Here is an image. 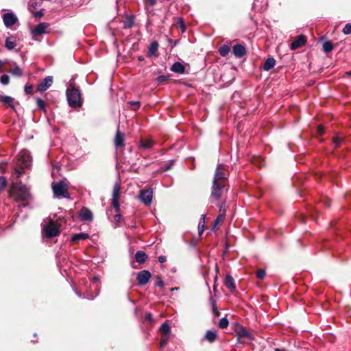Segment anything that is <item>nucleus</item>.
<instances>
[{
    "instance_id": "nucleus-1",
    "label": "nucleus",
    "mask_w": 351,
    "mask_h": 351,
    "mask_svg": "<svg viewBox=\"0 0 351 351\" xmlns=\"http://www.w3.org/2000/svg\"><path fill=\"white\" fill-rule=\"evenodd\" d=\"M9 195L16 202H24L31 198L29 189L21 184L14 185L9 191Z\"/></svg>"
},
{
    "instance_id": "nucleus-2",
    "label": "nucleus",
    "mask_w": 351,
    "mask_h": 351,
    "mask_svg": "<svg viewBox=\"0 0 351 351\" xmlns=\"http://www.w3.org/2000/svg\"><path fill=\"white\" fill-rule=\"evenodd\" d=\"M32 163V158L27 150H22L19 152L17 157V162L14 169V173L19 178L25 170L29 168Z\"/></svg>"
},
{
    "instance_id": "nucleus-3",
    "label": "nucleus",
    "mask_w": 351,
    "mask_h": 351,
    "mask_svg": "<svg viewBox=\"0 0 351 351\" xmlns=\"http://www.w3.org/2000/svg\"><path fill=\"white\" fill-rule=\"evenodd\" d=\"M66 97L69 106L72 108L80 107L82 104L80 90L72 87L66 90Z\"/></svg>"
},
{
    "instance_id": "nucleus-4",
    "label": "nucleus",
    "mask_w": 351,
    "mask_h": 351,
    "mask_svg": "<svg viewBox=\"0 0 351 351\" xmlns=\"http://www.w3.org/2000/svg\"><path fill=\"white\" fill-rule=\"evenodd\" d=\"M235 333L239 343H250L254 339L253 335L247 331L246 328L239 324H237Z\"/></svg>"
},
{
    "instance_id": "nucleus-5",
    "label": "nucleus",
    "mask_w": 351,
    "mask_h": 351,
    "mask_svg": "<svg viewBox=\"0 0 351 351\" xmlns=\"http://www.w3.org/2000/svg\"><path fill=\"white\" fill-rule=\"evenodd\" d=\"M60 224L53 219H49L47 224L43 227L45 236L47 238H53L59 235Z\"/></svg>"
},
{
    "instance_id": "nucleus-6",
    "label": "nucleus",
    "mask_w": 351,
    "mask_h": 351,
    "mask_svg": "<svg viewBox=\"0 0 351 351\" xmlns=\"http://www.w3.org/2000/svg\"><path fill=\"white\" fill-rule=\"evenodd\" d=\"M53 195L56 197L69 198L67 185L62 181L52 184Z\"/></svg>"
},
{
    "instance_id": "nucleus-7",
    "label": "nucleus",
    "mask_w": 351,
    "mask_h": 351,
    "mask_svg": "<svg viewBox=\"0 0 351 351\" xmlns=\"http://www.w3.org/2000/svg\"><path fill=\"white\" fill-rule=\"evenodd\" d=\"M227 180V173L226 166L223 164H218L215 170L214 179L213 182L226 184Z\"/></svg>"
},
{
    "instance_id": "nucleus-8",
    "label": "nucleus",
    "mask_w": 351,
    "mask_h": 351,
    "mask_svg": "<svg viewBox=\"0 0 351 351\" xmlns=\"http://www.w3.org/2000/svg\"><path fill=\"white\" fill-rule=\"evenodd\" d=\"M138 198L146 206L152 204L153 198V190L151 188L143 189L139 191Z\"/></svg>"
},
{
    "instance_id": "nucleus-9",
    "label": "nucleus",
    "mask_w": 351,
    "mask_h": 351,
    "mask_svg": "<svg viewBox=\"0 0 351 351\" xmlns=\"http://www.w3.org/2000/svg\"><path fill=\"white\" fill-rule=\"evenodd\" d=\"M120 190L121 185L119 183L117 182L114 184L112 190V205L114 208L116 212H119L120 206L119 204V196H120Z\"/></svg>"
},
{
    "instance_id": "nucleus-10",
    "label": "nucleus",
    "mask_w": 351,
    "mask_h": 351,
    "mask_svg": "<svg viewBox=\"0 0 351 351\" xmlns=\"http://www.w3.org/2000/svg\"><path fill=\"white\" fill-rule=\"evenodd\" d=\"M225 186L224 183L213 182L210 197L216 200L219 199L221 197Z\"/></svg>"
},
{
    "instance_id": "nucleus-11",
    "label": "nucleus",
    "mask_w": 351,
    "mask_h": 351,
    "mask_svg": "<svg viewBox=\"0 0 351 351\" xmlns=\"http://www.w3.org/2000/svg\"><path fill=\"white\" fill-rule=\"evenodd\" d=\"M3 21L5 26L10 28L17 23L18 19L14 14L10 12L5 13L3 15Z\"/></svg>"
},
{
    "instance_id": "nucleus-12",
    "label": "nucleus",
    "mask_w": 351,
    "mask_h": 351,
    "mask_svg": "<svg viewBox=\"0 0 351 351\" xmlns=\"http://www.w3.org/2000/svg\"><path fill=\"white\" fill-rule=\"evenodd\" d=\"M152 274L147 270H143L137 274L138 284L141 286L145 285L151 278Z\"/></svg>"
},
{
    "instance_id": "nucleus-13",
    "label": "nucleus",
    "mask_w": 351,
    "mask_h": 351,
    "mask_svg": "<svg viewBox=\"0 0 351 351\" xmlns=\"http://www.w3.org/2000/svg\"><path fill=\"white\" fill-rule=\"evenodd\" d=\"M80 219L82 221H92L93 219V215L90 210L86 207H83L79 213Z\"/></svg>"
},
{
    "instance_id": "nucleus-14",
    "label": "nucleus",
    "mask_w": 351,
    "mask_h": 351,
    "mask_svg": "<svg viewBox=\"0 0 351 351\" xmlns=\"http://www.w3.org/2000/svg\"><path fill=\"white\" fill-rule=\"evenodd\" d=\"M53 84V77L47 76L43 79L37 86V90L40 92L45 91Z\"/></svg>"
},
{
    "instance_id": "nucleus-15",
    "label": "nucleus",
    "mask_w": 351,
    "mask_h": 351,
    "mask_svg": "<svg viewBox=\"0 0 351 351\" xmlns=\"http://www.w3.org/2000/svg\"><path fill=\"white\" fill-rule=\"evenodd\" d=\"M47 27L48 25L45 23H39L34 29H32V34L34 36H40L47 32Z\"/></svg>"
},
{
    "instance_id": "nucleus-16",
    "label": "nucleus",
    "mask_w": 351,
    "mask_h": 351,
    "mask_svg": "<svg viewBox=\"0 0 351 351\" xmlns=\"http://www.w3.org/2000/svg\"><path fill=\"white\" fill-rule=\"evenodd\" d=\"M306 37L303 35H300L297 37V38L293 40L291 44V49L292 50H295L303 45L306 43Z\"/></svg>"
},
{
    "instance_id": "nucleus-17",
    "label": "nucleus",
    "mask_w": 351,
    "mask_h": 351,
    "mask_svg": "<svg viewBox=\"0 0 351 351\" xmlns=\"http://www.w3.org/2000/svg\"><path fill=\"white\" fill-rule=\"evenodd\" d=\"M124 140H125L124 134L121 133L119 131V130H117L115 137H114V143L115 147H123L124 146Z\"/></svg>"
},
{
    "instance_id": "nucleus-18",
    "label": "nucleus",
    "mask_w": 351,
    "mask_h": 351,
    "mask_svg": "<svg viewBox=\"0 0 351 351\" xmlns=\"http://www.w3.org/2000/svg\"><path fill=\"white\" fill-rule=\"evenodd\" d=\"M232 52L235 57L241 58L245 55L246 50L244 46L238 44L233 46Z\"/></svg>"
},
{
    "instance_id": "nucleus-19",
    "label": "nucleus",
    "mask_w": 351,
    "mask_h": 351,
    "mask_svg": "<svg viewBox=\"0 0 351 351\" xmlns=\"http://www.w3.org/2000/svg\"><path fill=\"white\" fill-rule=\"evenodd\" d=\"M154 145V142L152 139H141L139 147L141 149H149Z\"/></svg>"
},
{
    "instance_id": "nucleus-20",
    "label": "nucleus",
    "mask_w": 351,
    "mask_h": 351,
    "mask_svg": "<svg viewBox=\"0 0 351 351\" xmlns=\"http://www.w3.org/2000/svg\"><path fill=\"white\" fill-rule=\"evenodd\" d=\"M225 285L231 291L235 290L236 287L234 285V280L230 275H226L225 278Z\"/></svg>"
},
{
    "instance_id": "nucleus-21",
    "label": "nucleus",
    "mask_w": 351,
    "mask_h": 351,
    "mask_svg": "<svg viewBox=\"0 0 351 351\" xmlns=\"http://www.w3.org/2000/svg\"><path fill=\"white\" fill-rule=\"evenodd\" d=\"M89 238V235L87 233L81 232L75 234L71 237V241L73 243H78L80 241L85 240Z\"/></svg>"
},
{
    "instance_id": "nucleus-22",
    "label": "nucleus",
    "mask_w": 351,
    "mask_h": 351,
    "mask_svg": "<svg viewBox=\"0 0 351 351\" xmlns=\"http://www.w3.org/2000/svg\"><path fill=\"white\" fill-rule=\"evenodd\" d=\"M171 70L175 73L182 74L185 71V67L182 63L176 62L172 65Z\"/></svg>"
},
{
    "instance_id": "nucleus-23",
    "label": "nucleus",
    "mask_w": 351,
    "mask_h": 351,
    "mask_svg": "<svg viewBox=\"0 0 351 351\" xmlns=\"http://www.w3.org/2000/svg\"><path fill=\"white\" fill-rule=\"evenodd\" d=\"M276 60L274 58H268L263 64V69L269 71L275 66Z\"/></svg>"
},
{
    "instance_id": "nucleus-24",
    "label": "nucleus",
    "mask_w": 351,
    "mask_h": 351,
    "mask_svg": "<svg viewBox=\"0 0 351 351\" xmlns=\"http://www.w3.org/2000/svg\"><path fill=\"white\" fill-rule=\"evenodd\" d=\"M5 46L9 50L13 49L16 46V38L14 36L8 37L5 40Z\"/></svg>"
},
{
    "instance_id": "nucleus-25",
    "label": "nucleus",
    "mask_w": 351,
    "mask_h": 351,
    "mask_svg": "<svg viewBox=\"0 0 351 351\" xmlns=\"http://www.w3.org/2000/svg\"><path fill=\"white\" fill-rule=\"evenodd\" d=\"M147 258V255L143 251H137L135 254L136 261L140 264L144 263Z\"/></svg>"
},
{
    "instance_id": "nucleus-26",
    "label": "nucleus",
    "mask_w": 351,
    "mask_h": 351,
    "mask_svg": "<svg viewBox=\"0 0 351 351\" xmlns=\"http://www.w3.org/2000/svg\"><path fill=\"white\" fill-rule=\"evenodd\" d=\"M208 342L213 343L217 339V332L213 330H207L204 337Z\"/></svg>"
},
{
    "instance_id": "nucleus-27",
    "label": "nucleus",
    "mask_w": 351,
    "mask_h": 351,
    "mask_svg": "<svg viewBox=\"0 0 351 351\" xmlns=\"http://www.w3.org/2000/svg\"><path fill=\"white\" fill-rule=\"evenodd\" d=\"M1 101L6 106L14 108V98L10 96H3L1 97Z\"/></svg>"
},
{
    "instance_id": "nucleus-28",
    "label": "nucleus",
    "mask_w": 351,
    "mask_h": 351,
    "mask_svg": "<svg viewBox=\"0 0 351 351\" xmlns=\"http://www.w3.org/2000/svg\"><path fill=\"white\" fill-rule=\"evenodd\" d=\"M158 43L156 41H154L152 42L151 44H150V46L149 47V56H154L156 54V53L158 51Z\"/></svg>"
},
{
    "instance_id": "nucleus-29",
    "label": "nucleus",
    "mask_w": 351,
    "mask_h": 351,
    "mask_svg": "<svg viewBox=\"0 0 351 351\" xmlns=\"http://www.w3.org/2000/svg\"><path fill=\"white\" fill-rule=\"evenodd\" d=\"M225 218V214L222 213V214H219L217 218L215 219V220L214 221V223H213V226L212 228L213 230H214L215 228H216L218 226H219L221 224V223L223 221Z\"/></svg>"
},
{
    "instance_id": "nucleus-30",
    "label": "nucleus",
    "mask_w": 351,
    "mask_h": 351,
    "mask_svg": "<svg viewBox=\"0 0 351 351\" xmlns=\"http://www.w3.org/2000/svg\"><path fill=\"white\" fill-rule=\"evenodd\" d=\"M230 51V49L229 46L226 45H224L219 48V53L223 57L226 56L229 53Z\"/></svg>"
},
{
    "instance_id": "nucleus-31",
    "label": "nucleus",
    "mask_w": 351,
    "mask_h": 351,
    "mask_svg": "<svg viewBox=\"0 0 351 351\" xmlns=\"http://www.w3.org/2000/svg\"><path fill=\"white\" fill-rule=\"evenodd\" d=\"M205 218H206V215H202L201 217L199 223L198 232H199V235H201L204 230Z\"/></svg>"
},
{
    "instance_id": "nucleus-32",
    "label": "nucleus",
    "mask_w": 351,
    "mask_h": 351,
    "mask_svg": "<svg viewBox=\"0 0 351 351\" xmlns=\"http://www.w3.org/2000/svg\"><path fill=\"white\" fill-rule=\"evenodd\" d=\"M160 330L162 335H167L169 334V332L171 331V328H170V326L167 324L163 323L160 326Z\"/></svg>"
},
{
    "instance_id": "nucleus-33",
    "label": "nucleus",
    "mask_w": 351,
    "mask_h": 351,
    "mask_svg": "<svg viewBox=\"0 0 351 351\" xmlns=\"http://www.w3.org/2000/svg\"><path fill=\"white\" fill-rule=\"evenodd\" d=\"M333 49V45L330 41H326L323 44V51L325 53H329Z\"/></svg>"
},
{
    "instance_id": "nucleus-34",
    "label": "nucleus",
    "mask_w": 351,
    "mask_h": 351,
    "mask_svg": "<svg viewBox=\"0 0 351 351\" xmlns=\"http://www.w3.org/2000/svg\"><path fill=\"white\" fill-rule=\"evenodd\" d=\"M228 324H229L228 319L225 317L221 318L219 320V327L222 329H224L228 326Z\"/></svg>"
},
{
    "instance_id": "nucleus-35",
    "label": "nucleus",
    "mask_w": 351,
    "mask_h": 351,
    "mask_svg": "<svg viewBox=\"0 0 351 351\" xmlns=\"http://www.w3.org/2000/svg\"><path fill=\"white\" fill-rule=\"evenodd\" d=\"M143 1L147 10L152 9L156 3V0H143Z\"/></svg>"
},
{
    "instance_id": "nucleus-36",
    "label": "nucleus",
    "mask_w": 351,
    "mask_h": 351,
    "mask_svg": "<svg viewBox=\"0 0 351 351\" xmlns=\"http://www.w3.org/2000/svg\"><path fill=\"white\" fill-rule=\"evenodd\" d=\"M176 26L177 27V28L180 29L182 32H184L185 31V25L182 19H178L176 23Z\"/></svg>"
},
{
    "instance_id": "nucleus-37",
    "label": "nucleus",
    "mask_w": 351,
    "mask_h": 351,
    "mask_svg": "<svg viewBox=\"0 0 351 351\" xmlns=\"http://www.w3.org/2000/svg\"><path fill=\"white\" fill-rule=\"evenodd\" d=\"M10 72L12 75L16 76H21L23 74L21 69L18 66H16L14 68H12Z\"/></svg>"
},
{
    "instance_id": "nucleus-38",
    "label": "nucleus",
    "mask_w": 351,
    "mask_h": 351,
    "mask_svg": "<svg viewBox=\"0 0 351 351\" xmlns=\"http://www.w3.org/2000/svg\"><path fill=\"white\" fill-rule=\"evenodd\" d=\"M38 1L37 0H29L28 3V9L30 12L34 11V10L36 8L38 5Z\"/></svg>"
},
{
    "instance_id": "nucleus-39",
    "label": "nucleus",
    "mask_w": 351,
    "mask_h": 351,
    "mask_svg": "<svg viewBox=\"0 0 351 351\" xmlns=\"http://www.w3.org/2000/svg\"><path fill=\"white\" fill-rule=\"evenodd\" d=\"M7 185V180L3 176H0V193L2 192Z\"/></svg>"
},
{
    "instance_id": "nucleus-40",
    "label": "nucleus",
    "mask_w": 351,
    "mask_h": 351,
    "mask_svg": "<svg viewBox=\"0 0 351 351\" xmlns=\"http://www.w3.org/2000/svg\"><path fill=\"white\" fill-rule=\"evenodd\" d=\"M36 104L40 110H45V102L43 99L38 98L36 99Z\"/></svg>"
},
{
    "instance_id": "nucleus-41",
    "label": "nucleus",
    "mask_w": 351,
    "mask_h": 351,
    "mask_svg": "<svg viewBox=\"0 0 351 351\" xmlns=\"http://www.w3.org/2000/svg\"><path fill=\"white\" fill-rule=\"evenodd\" d=\"M0 82L3 85H7L9 84L10 77L8 75H3L0 78Z\"/></svg>"
},
{
    "instance_id": "nucleus-42",
    "label": "nucleus",
    "mask_w": 351,
    "mask_h": 351,
    "mask_svg": "<svg viewBox=\"0 0 351 351\" xmlns=\"http://www.w3.org/2000/svg\"><path fill=\"white\" fill-rule=\"evenodd\" d=\"M343 32L346 35L351 34V23H348L344 26Z\"/></svg>"
},
{
    "instance_id": "nucleus-43",
    "label": "nucleus",
    "mask_w": 351,
    "mask_h": 351,
    "mask_svg": "<svg viewBox=\"0 0 351 351\" xmlns=\"http://www.w3.org/2000/svg\"><path fill=\"white\" fill-rule=\"evenodd\" d=\"M31 12L33 14L35 18H41L44 14L43 11L42 10L39 11H32Z\"/></svg>"
},
{
    "instance_id": "nucleus-44",
    "label": "nucleus",
    "mask_w": 351,
    "mask_h": 351,
    "mask_svg": "<svg viewBox=\"0 0 351 351\" xmlns=\"http://www.w3.org/2000/svg\"><path fill=\"white\" fill-rule=\"evenodd\" d=\"M145 321L148 322L149 323L152 324L153 322V317L151 313L147 312L145 315Z\"/></svg>"
},
{
    "instance_id": "nucleus-45",
    "label": "nucleus",
    "mask_w": 351,
    "mask_h": 351,
    "mask_svg": "<svg viewBox=\"0 0 351 351\" xmlns=\"http://www.w3.org/2000/svg\"><path fill=\"white\" fill-rule=\"evenodd\" d=\"M342 141H343V140H342V138H340V137H335V138L333 139V143H334V145H335V147H339V146L341 145V143Z\"/></svg>"
},
{
    "instance_id": "nucleus-46",
    "label": "nucleus",
    "mask_w": 351,
    "mask_h": 351,
    "mask_svg": "<svg viewBox=\"0 0 351 351\" xmlns=\"http://www.w3.org/2000/svg\"><path fill=\"white\" fill-rule=\"evenodd\" d=\"M265 276V271L263 269H258L256 273V276L259 279H263Z\"/></svg>"
},
{
    "instance_id": "nucleus-47",
    "label": "nucleus",
    "mask_w": 351,
    "mask_h": 351,
    "mask_svg": "<svg viewBox=\"0 0 351 351\" xmlns=\"http://www.w3.org/2000/svg\"><path fill=\"white\" fill-rule=\"evenodd\" d=\"M25 92L27 94H31L33 92V86L32 85H25L24 88Z\"/></svg>"
},
{
    "instance_id": "nucleus-48",
    "label": "nucleus",
    "mask_w": 351,
    "mask_h": 351,
    "mask_svg": "<svg viewBox=\"0 0 351 351\" xmlns=\"http://www.w3.org/2000/svg\"><path fill=\"white\" fill-rule=\"evenodd\" d=\"M156 285L160 287H162L164 286V282L162 279L159 276L157 277Z\"/></svg>"
},
{
    "instance_id": "nucleus-49",
    "label": "nucleus",
    "mask_w": 351,
    "mask_h": 351,
    "mask_svg": "<svg viewBox=\"0 0 351 351\" xmlns=\"http://www.w3.org/2000/svg\"><path fill=\"white\" fill-rule=\"evenodd\" d=\"M167 80V77L165 75H160L156 78V81L159 83L163 82Z\"/></svg>"
},
{
    "instance_id": "nucleus-50",
    "label": "nucleus",
    "mask_w": 351,
    "mask_h": 351,
    "mask_svg": "<svg viewBox=\"0 0 351 351\" xmlns=\"http://www.w3.org/2000/svg\"><path fill=\"white\" fill-rule=\"evenodd\" d=\"M130 104L134 106V110H136L140 107L139 101H130Z\"/></svg>"
},
{
    "instance_id": "nucleus-51",
    "label": "nucleus",
    "mask_w": 351,
    "mask_h": 351,
    "mask_svg": "<svg viewBox=\"0 0 351 351\" xmlns=\"http://www.w3.org/2000/svg\"><path fill=\"white\" fill-rule=\"evenodd\" d=\"M114 219L115 222L119 223L122 219V216L120 214H117L114 215Z\"/></svg>"
},
{
    "instance_id": "nucleus-52",
    "label": "nucleus",
    "mask_w": 351,
    "mask_h": 351,
    "mask_svg": "<svg viewBox=\"0 0 351 351\" xmlns=\"http://www.w3.org/2000/svg\"><path fill=\"white\" fill-rule=\"evenodd\" d=\"M211 302H212V304H213V308L214 313L216 314V315L219 316V312L217 310V308H216L215 303L214 300H212Z\"/></svg>"
},
{
    "instance_id": "nucleus-53",
    "label": "nucleus",
    "mask_w": 351,
    "mask_h": 351,
    "mask_svg": "<svg viewBox=\"0 0 351 351\" xmlns=\"http://www.w3.org/2000/svg\"><path fill=\"white\" fill-rule=\"evenodd\" d=\"M125 27H131L133 23V21L132 19H128L127 21L125 22Z\"/></svg>"
},
{
    "instance_id": "nucleus-54",
    "label": "nucleus",
    "mask_w": 351,
    "mask_h": 351,
    "mask_svg": "<svg viewBox=\"0 0 351 351\" xmlns=\"http://www.w3.org/2000/svg\"><path fill=\"white\" fill-rule=\"evenodd\" d=\"M167 259H166V256H163V255H161L158 257V261L160 263H163L165 262H166Z\"/></svg>"
},
{
    "instance_id": "nucleus-55",
    "label": "nucleus",
    "mask_w": 351,
    "mask_h": 351,
    "mask_svg": "<svg viewBox=\"0 0 351 351\" xmlns=\"http://www.w3.org/2000/svg\"><path fill=\"white\" fill-rule=\"evenodd\" d=\"M167 342V338H162L160 340V346L161 347L164 346Z\"/></svg>"
},
{
    "instance_id": "nucleus-56",
    "label": "nucleus",
    "mask_w": 351,
    "mask_h": 351,
    "mask_svg": "<svg viewBox=\"0 0 351 351\" xmlns=\"http://www.w3.org/2000/svg\"><path fill=\"white\" fill-rule=\"evenodd\" d=\"M317 131H318L319 134H323L324 133V128H323V127L322 125H319L317 127Z\"/></svg>"
},
{
    "instance_id": "nucleus-57",
    "label": "nucleus",
    "mask_w": 351,
    "mask_h": 351,
    "mask_svg": "<svg viewBox=\"0 0 351 351\" xmlns=\"http://www.w3.org/2000/svg\"><path fill=\"white\" fill-rule=\"evenodd\" d=\"M173 163H174L173 160H171L170 165H169L168 166L164 167V170L165 171L169 170L171 168V167L173 165Z\"/></svg>"
},
{
    "instance_id": "nucleus-58",
    "label": "nucleus",
    "mask_w": 351,
    "mask_h": 351,
    "mask_svg": "<svg viewBox=\"0 0 351 351\" xmlns=\"http://www.w3.org/2000/svg\"><path fill=\"white\" fill-rule=\"evenodd\" d=\"M3 62L0 60V72L2 71Z\"/></svg>"
},
{
    "instance_id": "nucleus-59",
    "label": "nucleus",
    "mask_w": 351,
    "mask_h": 351,
    "mask_svg": "<svg viewBox=\"0 0 351 351\" xmlns=\"http://www.w3.org/2000/svg\"><path fill=\"white\" fill-rule=\"evenodd\" d=\"M97 280H98V278H97V277L93 278V281H94V282H95V281H97Z\"/></svg>"
},
{
    "instance_id": "nucleus-60",
    "label": "nucleus",
    "mask_w": 351,
    "mask_h": 351,
    "mask_svg": "<svg viewBox=\"0 0 351 351\" xmlns=\"http://www.w3.org/2000/svg\"><path fill=\"white\" fill-rule=\"evenodd\" d=\"M347 74H348V75H351V71H350L347 72Z\"/></svg>"
},
{
    "instance_id": "nucleus-61",
    "label": "nucleus",
    "mask_w": 351,
    "mask_h": 351,
    "mask_svg": "<svg viewBox=\"0 0 351 351\" xmlns=\"http://www.w3.org/2000/svg\"><path fill=\"white\" fill-rule=\"evenodd\" d=\"M326 206L328 207L329 206V204H326Z\"/></svg>"
},
{
    "instance_id": "nucleus-62",
    "label": "nucleus",
    "mask_w": 351,
    "mask_h": 351,
    "mask_svg": "<svg viewBox=\"0 0 351 351\" xmlns=\"http://www.w3.org/2000/svg\"><path fill=\"white\" fill-rule=\"evenodd\" d=\"M77 294L78 295V296H81L80 293H77Z\"/></svg>"
}]
</instances>
